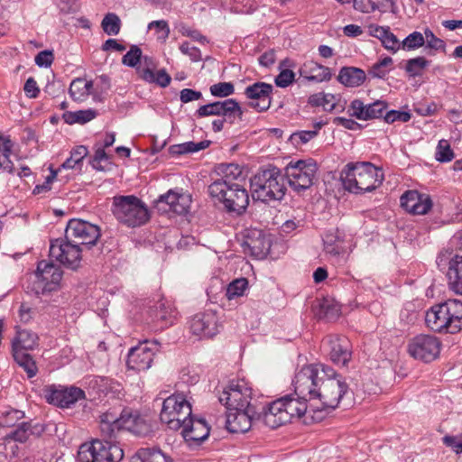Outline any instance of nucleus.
I'll list each match as a JSON object with an SVG mask.
<instances>
[{
  "label": "nucleus",
  "mask_w": 462,
  "mask_h": 462,
  "mask_svg": "<svg viewBox=\"0 0 462 462\" xmlns=\"http://www.w3.org/2000/svg\"><path fill=\"white\" fill-rule=\"evenodd\" d=\"M292 385L302 398L319 400L328 409L337 408L348 389L341 375L322 364L303 366L296 373Z\"/></svg>",
  "instance_id": "f257e3e1"
},
{
  "label": "nucleus",
  "mask_w": 462,
  "mask_h": 462,
  "mask_svg": "<svg viewBox=\"0 0 462 462\" xmlns=\"http://www.w3.org/2000/svg\"><path fill=\"white\" fill-rule=\"evenodd\" d=\"M214 174L208 187L209 196L221 202L228 212L242 214L249 204L247 190L237 182L244 179L242 168L235 163H220Z\"/></svg>",
  "instance_id": "f03ea898"
},
{
  "label": "nucleus",
  "mask_w": 462,
  "mask_h": 462,
  "mask_svg": "<svg viewBox=\"0 0 462 462\" xmlns=\"http://www.w3.org/2000/svg\"><path fill=\"white\" fill-rule=\"evenodd\" d=\"M340 179L346 190L354 194L371 192L379 188L384 174L381 168L368 162L347 163L341 172Z\"/></svg>",
  "instance_id": "7ed1b4c3"
},
{
  "label": "nucleus",
  "mask_w": 462,
  "mask_h": 462,
  "mask_svg": "<svg viewBox=\"0 0 462 462\" xmlns=\"http://www.w3.org/2000/svg\"><path fill=\"white\" fill-rule=\"evenodd\" d=\"M101 435L116 439L121 430H128L137 436H146L152 431L150 420L138 411L123 410L119 416L115 411H106L100 416Z\"/></svg>",
  "instance_id": "20e7f679"
},
{
  "label": "nucleus",
  "mask_w": 462,
  "mask_h": 462,
  "mask_svg": "<svg viewBox=\"0 0 462 462\" xmlns=\"http://www.w3.org/2000/svg\"><path fill=\"white\" fill-rule=\"evenodd\" d=\"M294 390L293 394L279 398L267 407H263V422L270 429H276L285 423L291 422L294 418H300L307 411L309 397L302 398Z\"/></svg>",
  "instance_id": "39448f33"
},
{
  "label": "nucleus",
  "mask_w": 462,
  "mask_h": 462,
  "mask_svg": "<svg viewBox=\"0 0 462 462\" xmlns=\"http://www.w3.org/2000/svg\"><path fill=\"white\" fill-rule=\"evenodd\" d=\"M250 183L253 199L262 202L282 200L287 190L285 175L273 165L260 169Z\"/></svg>",
  "instance_id": "423d86ee"
},
{
  "label": "nucleus",
  "mask_w": 462,
  "mask_h": 462,
  "mask_svg": "<svg viewBox=\"0 0 462 462\" xmlns=\"http://www.w3.org/2000/svg\"><path fill=\"white\" fill-rule=\"evenodd\" d=\"M112 212L118 222L128 227L144 225L150 218L145 203L134 195L114 197Z\"/></svg>",
  "instance_id": "0eeeda50"
},
{
  "label": "nucleus",
  "mask_w": 462,
  "mask_h": 462,
  "mask_svg": "<svg viewBox=\"0 0 462 462\" xmlns=\"http://www.w3.org/2000/svg\"><path fill=\"white\" fill-rule=\"evenodd\" d=\"M94 439L91 442L80 445L77 460L78 462H119L124 457L122 448L113 440L106 438Z\"/></svg>",
  "instance_id": "6e6552de"
},
{
  "label": "nucleus",
  "mask_w": 462,
  "mask_h": 462,
  "mask_svg": "<svg viewBox=\"0 0 462 462\" xmlns=\"http://www.w3.org/2000/svg\"><path fill=\"white\" fill-rule=\"evenodd\" d=\"M192 413L191 404L183 393H177L167 397L162 403L160 420L169 429L179 430L183 421Z\"/></svg>",
  "instance_id": "1a4fd4ad"
},
{
  "label": "nucleus",
  "mask_w": 462,
  "mask_h": 462,
  "mask_svg": "<svg viewBox=\"0 0 462 462\" xmlns=\"http://www.w3.org/2000/svg\"><path fill=\"white\" fill-rule=\"evenodd\" d=\"M318 167L311 160L291 162L285 167V179L290 187L300 193L309 189L314 183Z\"/></svg>",
  "instance_id": "9d476101"
},
{
  "label": "nucleus",
  "mask_w": 462,
  "mask_h": 462,
  "mask_svg": "<svg viewBox=\"0 0 462 462\" xmlns=\"http://www.w3.org/2000/svg\"><path fill=\"white\" fill-rule=\"evenodd\" d=\"M252 388L244 380H233L222 392L218 393V401L225 405L226 410H229V408L257 407L254 402H252Z\"/></svg>",
  "instance_id": "9b49d317"
},
{
  "label": "nucleus",
  "mask_w": 462,
  "mask_h": 462,
  "mask_svg": "<svg viewBox=\"0 0 462 462\" xmlns=\"http://www.w3.org/2000/svg\"><path fill=\"white\" fill-rule=\"evenodd\" d=\"M263 421V410L254 408H229L226 411V428L232 433H245L257 421Z\"/></svg>",
  "instance_id": "f8f14e48"
},
{
  "label": "nucleus",
  "mask_w": 462,
  "mask_h": 462,
  "mask_svg": "<svg viewBox=\"0 0 462 462\" xmlns=\"http://www.w3.org/2000/svg\"><path fill=\"white\" fill-rule=\"evenodd\" d=\"M66 239L81 246L97 244L101 236L98 226L79 218L70 219L65 229Z\"/></svg>",
  "instance_id": "ddd939ff"
},
{
  "label": "nucleus",
  "mask_w": 462,
  "mask_h": 462,
  "mask_svg": "<svg viewBox=\"0 0 462 462\" xmlns=\"http://www.w3.org/2000/svg\"><path fill=\"white\" fill-rule=\"evenodd\" d=\"M81 253L82 247L75 242L69 241L66 237L56 239L51 243V257L72 270L79 267L82 259Z\"/></svg>",
  "instance_id": "4468645a"
},
{
  "label": "nucleus",
  "mask_w": 462,
  "mask_h": 462,
  "mask_svg": "<svg viewBox=\"0 0 462 462\" xmlns=\"http://www.w3.org/2000/svg\"><path fill=\"white\" fill-rule=\"evenodd\" d=\"M441 349V342L433 336L420 334L408 344V353L416 360L430 363L437 359Z\"/></svg>",
  "instance_id": "2eb2a0df"
},
{
  "label": "nucleus",
  "mask_w": 462,
  "mask_h": 462,
  "mask_svg": "<svg viewBox=\"0 0 462 462\" xmlns=\"http://www.w3.org/2000/svg\"><path fill=\"white\" fill-rule=\"evenodd\" d=\"M43 395L47 402L61 408H69L85 398L84 391L75 386L62 388L49 385L43 389Z\"/></svg>",
  "instance_id": "dca6fc26"
},
{
  "label": "nucleus",
  "mask_w": 462,
  "mask_h": 462,
  "mask_svg": "<svg viewBox=\"0 0 462 462\" xmlns=\"http://www.w3.org/2000/svg\"><path fill=\"white\" fill-rule=\"evenodd\" d=\"M243 111L236 99L229 98L224 101H216L203 105L196 111L198 117L209 116H224L232 124L236 117H241Z\"/></svg>",
  "instance_id": "f3484780"
},
{
  "label": "nucleus",
  "mask_w": 462,
  "mask_h": 462,
  "mask_svg": "<svg viewBox=\"0 0 462 462\" xmlns=\"http://www.w3.org/2000/svg\"><path fill=\"white\" fill-rule=\"evenodd\" d=\"M180 430L189 447L199 446L208 439L210 433V428L205 419L196 417L192 413L183 421Z\"/></svg>",
  "instance_id": "a211bd4d"
},
{
  "label": "nucleus",
  "mask_w": 462,
  "mask_h": 462,
  "mask_svg": "<svg viewBox=\"0 0 462 462\" xmlns=\"http://www.w3.org/2000/svg\"><path fill=\"white\" fill-rule=\"evenodd\" d=\"M273 87L271 84L258 81L245 88L244 94L250 100L249 106L258 112L270 108Z\"/></svg>",
  "instance_id": "6ab92c4d"
},
{
  "label": "nucleus",
  "mask_w": 462,
  "mask_h": 462,
  "mask_svg": "<svg viewBox=\"0 0 462 462\" xmlns=\"http://www.w3.org/2000/svg\"><path fill=\"white\" fill-rule=\"evenodd\" d=\"M191 199L189 194L170 189L156 200L159 210L171 211L178 215H183L189 209Z\"/></svg>",
  "instance_id": "aec40b11"
},
{
  "label": "nucleus",
  "mask_w": 462,
  "mask_h": 462,
  "mask_svg": "<svg viewBox=\"0 0 462 462\" xmlns=\"http://www.w3.org/2000/svg\"><path fill=\"white\" fill-rule=\"evenodd\" d=\"M402 208L411 215H426L432 208L430 195L415 189L405 191L400 199Z\"/></svg>",
  "instance_id": "412c9836"
},
{
  "label": "nucleus",
  "mask_w": 462,
  "mask_h": 462,
  "mask_svg": "<svg viewBox=\"0 0 462 462\" xmlns=\"http://www.w3.org/2000/svg\"><path fill=\"white\" fill-rule=\"evenodd\" d=\"M387 107L388 104L383 100L365 104L360 99H354L348 106L347 113L358 120L367 121L382 117Z\"/></svg>",
  "instance_id": "4be33fe9"
},
{
  "label": "nucleus",
  "mask_w": 462,
  "mask_h": 462,
  "mask_svg": "<svg viewBox=\"0 0 462 462\" xmlns=\"http://www.w3.org/2000/svg\"><path fill=\"white\" fill-rule=\"evenodd\" d=\"M330 360L341 366H346L352 357L351 343L346 337L329 336L326 341Z\"/></svg>",
  "instance_id": "5701e85b"
},
{
  "label": "nucleus",
  "mask_w": 462,
  "mask_h": 462,
  "mask_svg": "<svg viewBox=\"0 0 462 462\" xmlns=\"http://www.w3.org/2000/svg\"><path fill=\"white\" fill-rule=\"evenodd\" d=\"M154 356V349L148 343H142L129 350L127 366L129 369L141 372L146 371L152 365Z\"/></svg>",
  "instance_id": "b1692460"
},
{
  "label": "nucleus",
  "mask_w": 462,
  "mask_h": 462,
  "mask_svg": "<svg viewBox=\"0 0 462 462\" xmlns=\"http://www.w3.org/2000/svg\"><path fill=\"white\" fill-rule=\"evenodd\" d=\"M447 263H448L447 276L450 287L462 295V256L455 255L451 259L446 258L445 255L438 257L437 263L439 268H445Z\"/></svg>",
  "instance_id": "393cba45"
},
{
  "label": "nucleus",
  "mask_w": 462,
  "mask_h": 462,
  "mask_svg": "<svg viewBox=\"0 0 462 462\" xmlns=\"http://www.w3.org/2000/svg\"><path fill=\"white\" fill-rule=\"evenodd\" d=\"M299 72L300 77L308 81L317 83L328 81L331 79L330 69L313 60L305 61L300 68Z\"/></svg>",
  "instance_id": "a878e982"
},
{
  "label": "nucleus",
  "mask_w": 462,
  "mask_h": 462,
  "mask_svg": "<svg viewBox=\"0 0 462 462\" xmlns=\"http://www.w3.org/2000/svg\"><path fill=\"white\" fill-rule=\"evenodd\" d=\"M39 277H42L49 284V291H56L62 278V271L52 263L42 261L38 263Z\"/></svg>",
  "instance_id": "bb28decb"
},
{
  "label": "nucleus",
  "mask_w": 462,
  "mask_h": 462,
  "mask_svg": "<svg viewBox=\"0 0 462 462\" xmlns=\"http://www.w3.org/2000/svg\"><path fill=\"white\" fill-rule=\"evenodd\" d=\"M220 326L217 319H190L189 323L191 333L199 338L213 337L218 333Z\"/></svg>",
  "instance_id": "cd10ccee"
},
{
  "label": "nucleus",
  "mask_w": 462,
  "mask_h": 462,
  "mask_svg": "<svg viewBox=\"0 0 462 462\" xmlns=\"http://www.w3.org/2000/svg\"><path fill=\"white\" fill-rule=\"evenodd\" d=\"M366 79L365 72L356 67H343L338 73L337 80L346 87L361 86Z\"/></svg>",
  "instance_id": "c85d7f7f"
},
{
  "label": "nucleus",
  "mask_w": 462,
  "mask_h": 462,
  "mask_svg": "<svg viewBox=\"0 0 462 462\" xmlns=\"http://www.w3.org/2000/svg\"><path fill=\"white\" fill-rule=\"evenodd\" d=\"M38 345V336L28 329L17 328L16 336L12 341V351L32 350Z\"/></svg>",
  "instance_id": "c756f323"
},
{
  "label": "nucleus",
  "mask_w": 462,
  "mask_h": 462,
  "mask_svg": "<svg viewBox=\"0 0 462 462\" xmlns=\"http://www.w3.org/2000/svg\"><path fill=\"white\" fill-rule=\"evenodd\" d=\"M394 5L393 0H353V6L356 11L370 14L375 11L386 13Z\"/></svg>",
  "instance_id": "7c9ffc66"
},
{
  "label": "nucleus",
  "mask_w": 462,
  "mask_h": 462,
  "mask_svg": "<svg viewBox=\"0 0 462 462\" xmlns=\"http://www.w3.org/2000/svg\"><path fill=\"white\" fill-rule=\"evenodd\" d=\"M427 327L439 334H455L462 329V319H425Z\"/></svg>",
  "instance_id": "2f4dec72"
},
{
  "label": "nucleus",
  "mask_w": 462,
  "mask_h": 462,
  "mask_svg": "<svg viewBox=\"0 0 462 462\" xmlns=\"http://www.w3.org/2000/svg\"><path fill=\"white\" fill-rule=\"evenodd\" d=\"M93 88V82L82 78H77L70 83L69 93L75 101H84L89 96Z\"/></svg>",
  "instance_id": "473e14b6"
},
{
  "label": "nucleus",
  "mask_w": 462,
  "mask_h": 462,
  "mask_svg": "<svg viewBox=\"0 0 462 462\" xmlns=\"http://www.w3.org/2000/svg\"><path fill=\"white\" fill-rule=\"evenodd\" d=\"M140 77L149 83H155L162 88H166L170 85L171 78L165 69H160L156 72L151 68L138 69Z\"/></svg>",
  "instance_id": "72a5a7b5"
},
{
  "label": "nucleus",
  "mask_w": 462,
  "mask_h": 462,
  "mask_svg": "<svg viewBox=\"0 0 462 462\" xmlns=\"http://www.w3.org/2000/svg\"><path fill=\"white\" fill-rule=\"evenodd\" d=\"M43 430L44 428L42 425L35 424L34 426H32L28 422H22L14 430L8 434V438L14 441L23 443L27 440L30 435H40Z\"/></svg>",
  "instance_id": "f704fd0d"
},
{
  "label": "nucleus",
  "mask_w": 462,
  "mask_h": 462,
  "mask_svg": "<svg viewBox=\"0 0 462 462\" xmlns=\"http://www.w3.org/2000/svg\"><path fill=\"white\" fill-rule=\"evenodd\" d=\"M308 103L312 106H322L325 111H334L337 108V97L333 94L319 92L310 95Z\"/></svg>",
  "instance_id": "c9c22d12"
},
{
  "label": "nucleus",
  "mask_w": 462,
  "mask_h": 462,
  "mask_svg": "<svg viewBox=\"0 0 462 462\" xmlns=\"http://www.w3.org/2000/svg\"><path fill=\"white\" fill-rule=\"evenodd\" d=\"M14 361L23 368L29 378L36 375L38 368L32 356L25 351H12Z\"/></svg>",
  "instance_id": "e433bc0d"
},
{
  "label": "nucleus",
  "mask_w": 462,
  "mask_h": 462,
  "mask_svg": "<svg viewBox=\"0 0 462 462\" xmlns=\"http://www.w3.org/2000/svg\"><path fill=\"white\" fill-rule=\"evenodd\" d=\"M133 462H171V459L160 449L141 448Z\"/></svg>",
  "instance_id": "4c0bfd02"
},
{
  "label": "nucleus",
  "mask_w": 462,
  "mask_h": 462,
  "mask_svg": "<svg viewBox=\"0 0 462 462\" xmlns=\"http://www.w3.org/2000/svg\"><path fill=\"white\" fill-rule=\"evenodd\" d=\"M97 116V112L93 109L79 110L76 112H66L63 114L64 121L69 125L76 123L85 124Z\"/></svg>",
  "instance_id": "58836bf2"
},
{
  "label": "nucleus",
  "mask_w": 462,
  "mask_h": 462,
  "mask_svg": "<svg viewBox=\"0 0 462 462\" xmlns=\"http://www.w3.org/2000/svg\"><path fill=\"white\" fill-rule=\"evenodd\" d=\"M88 151L86 146L79 145L73 149L68 158L62 164L61 168L65 170L75 169L77 166L81 167L84 158L88 155Z\"/></svg>",
  "instance_id": "ea45409f"
},
{
  "label": "nucleus",
  "mask_w": 462,
  "mask_h": 462,
  "mask_svg": "<svg viewBox=\"0 0 462 462\" xmlns=\"http://www.w3.org/2000/svg\"><path fill=\"white\" fill-rule=\"evenodd\" d=\"M209 141H202L199 143L187 142L180 144L172 145L170 147L171 153L172 154H185L189 152H196L207 148Z\"/></svg>",
  "instance_id": "a19ab883"
},
{
  "label": "nucleus",
  "mask_w": 462,
  "mask_h": 462,
  "mask_svg": "<svg viewBox=\"0 0 462 462\" xmlns=\"http://www.w3.org/2000/svg\"><path fill=\"white\" fill-rule=\"evenodd\" d=\"M393 63L391 57H384L371 66L368 75L374 79H383L391 71Z\"/></svg>",
  "instance_id": "79ce46f5"
},
{
  "label": "nucleus",
  "mask_w": 462,
  "mask_h": 462,
  "mask_svg": "<svg viewBox=\"0 0 462 462\" xmlns=\"http://www.w3.org/2000/svg\"><path fill=\"white\" fill-rule=\"evenodd\" d=\"M121 25V20L115 13L106 14L101 22V27L107 35H117L120 32Z\"/></svg>",
  "instance_id": "37998d69"
},
{
  "label": "nucleus",
  "mask_w": 462,
  "mask_h": 462,
  "mask_svg": "<svg viewBox=\"0 0 462 462\" xmlns=\"http://www.w3.org/2000/svg\"><path fill=\"white\" fill-rule=\"evenodd\" d=\"M323 244L324 251L331 255H338L342 251V242L336 232H327L323 237Z\"/></svg>",
  "instance_id": "c03bdc74"
},
{
  "label": "nucleus",
  "mask_w": 462,
  "mask_h": 462,
  "mask_svg": "<svg viewBox=\"0 0 462 462\" xmlns=\"http://www.w3.org/2000/svg\"><path fill=\"white\" fill-rule=\"evenodd\" d=\"M248 287V281L245 278L234 280L228 284L226 290V296L228 300L243 296Z\"/></svg>",
  "instance_id": "a18cd8bd"
},
{
  "label": "nucleus",
  "mask_w": 462,
  "mask_h": 462,
  "mask_svg": "<svg viewBox=\"0 0 462 462\" xmlns=\"http://www.w3.org/2000/svg\"><path fill=\"white\" fill-rule=\"evenodd\" d=\"M423 36L425 39L426 49H430L428 54L434 55V51H445V42L438 38L431 30H430L429 28L425 29Z\"/></svg>",
  "instance_id": "49530a36"
},
{
  "label": "nucleus",
  "mask_w": 462,
  "mask_h": 462,
  "mask_svg": "<svg viewBox=\"0 0 462 462\" xmlns=\"http://www.w3.org/2000/svg\"><path fill=\"white\" fill-rule=\"evenodd\" d=\"M322 125L323 124L319 122L315 125L314 130L300 131L294 133L291 135L290 140L295 146L307 143L318 134L319 130L322 127Z\"/></svg>",
  "instance_id": "de8ad7c7"
},
{
  "label": "nucleus",
  "mask_w": 462,
  "mask_h": 462,
  "mask_svg": "<svg viewBox=\"0 0 462 462\" xmlns=\"http://www.w3.org/2000/svg\"><path fill=\"white\" fill-rule=\"evenodd\" d=\"M24 417V412L15 409H6L0 411V426L13 427Z\"/></svg>",
  "instance_id": "09e8293b"
},
{
  "label": "nucleus",
  "mask_w": 462,
  "mask_h": 462,
  "mask_svg": "<svg viewBox=\"0 0 462 462\" xmlns=\"http://www.w3.org/2000/svg\"><path fill=\"white\" fill-rule=\"evenodd\" d=\"M428 65L429 61L424 57H416L407 60L405 70L411 77L420 76Z\"/></svg>",
  "instance_id": "8fccbe9b"
},
{
  "label": "nucleus",
  "mask_w": 462,
  "mask_h": 462,
  "mask_svg": "<svg viewBox=\"0 0 462 462\" xmlns=\"http://www.w3.org/2000/svg\"><path fill=\"white\" fill-rule=\"evenodd\" d=\"M319 308L326 317H338L341 312V305L331 298H324L319 303Z\"/></svg>",
  "instance_id": "3c124183"
},
{
  "label": "nucleus",
  "mask_w": 462,
  "mask_h": 462,
  "mask_svg": "<svg viewBox=\"0 0 462 462\" xmlns=\"http://www.w3.org/2000/svg\"><path fill=\"white\" fill-rule=\"evenodd\" d=\"M435 158L440 162H448L452 161L454 158V152L447 140L441 139L439 141L436 148Z\"/></svg>",
  "instance_id": "603ef678"
},
{
  "label": "nucleus",
  "mask_w": 462,
  "mask_h": 462,
  "mask_svg": "<svg viewBox=\"0 0 462 462\" xmlns=\"http://www.w3.org/2000/svg\"><path fill=\"white\" fill-rule=\"evenodd\" d=\"M425 44V39L421 32H413L410 33L402 42V48L405 51L418 49Z\"/></svg>",
  "instance_id": "864d4df0"
},
{
  "label": "nucleus",
  "mask_w": 462,
  "mask_h": 462,
  "mask_svg": "<svg viewBox=\"0 0 462 462\" xmlns=\"http://www.w3.org/2000/svg\"><path fill=\"white\" fill-rule=\"evenodd\" d=\"M142 58V50L137 45H132L130 50L123 56L122 63L125 66L134 68L140 63Z\"/></svg>",
  "instance_id": "5fc2aeb1"
},
{
  "label": "nucleus",
  "mask_w": 462,
  "mask_h": 462,
  "mask_svg": "<svg viewBox=\"0 0 462 462\" xmlns=\"http://www.w3.org/2000/svg\"><path fill=\"white\" fill-rule=\"evenodd\" d=\"M158 300L153 305H151L149 308L151 310L154 309V311L150 312V315H160L159 318L164 319L166 315L173 316L172 309L167 300H165L162 297L157 296Z\"/></svg>",
  "instance_id": "6e6d98bb"
},
{
  "label": "nucleus",
  "mask_w": 462,
  "mask_h": 462,
  "mask_svg": "<svg viewBox=\"0 0 462 462\" xmlns=\"http://www.w3.org/2000/svg\"><path fill=\"white\" fill-rule=\"evenodd\" d=\"M32 279V285L29 284L27 286V289L33 291L36 295H44L49 291V284L47 282H45L42 277H39V272L38 269L36 270V273L31 277Z\"/></svg>",
  "instance_id": "4d7b16f0"
},
{
  "label": "nucleus",
  "mask_w": 462,
  "mask_h": 462,
  "mask_svg": "<svg viewBox=\"0 0 462 462\" xmlns=\"http://www.w3.org/2000/svg\"><path fill=\"white\" fill-rule=\"evenodd\" d=\"M212 96L217 97H226L235 92L234 84L231 82H219L209 88Z\"/></svg>",
  "instance_id": "13d9d810"
},
{
  "label": "nucleus",
  "mask_w": 462,
  "mask_h": 462,
  "mask_svg": "<svg viewBox=\"0 0 462 462\" xmlns=\"http://www.w3.org/2000/svg\"><path fill=\"white\" fill-rule=\"evenodd\" d=\"M411 117V116L409 112L390 110L386 112L383 119L387 124H393L394 122L406 123L410 121Z\"/></svg>",
  "instance_id": "bf43d9fd"
},
{
  "label": "nucleus",
  "mask_w": 462,
  "mask_h": 462,
  "mask_svg": "<svg viewBox=\"0 0 462 462\" xmlns=\"http://www.w3.org/2000/svg\"><path fill=\"white\" fill-rule=\"evenodd\" d=\"M295 74L292 70L284 69H282L274 79L277 87L287 88L294 81Z\"/></svg>",
  "instance_id": "052dcab7"
},
{
  "label": "nucleus",
  "mask_w": 462,
  "mask_h": 462,
  "mask_svg": "<svg viewBox=\"0 0 462 462\" xmlns=\"http://www.w3.org/2000/svg\"><path fill=\"white\" fill-rule=\"evenodd\" d=\"M246 244L251 249L252 254L256 255L264 254L265 251L268 249V244L266 245L265 239L261 237V234H259V237L257 239H249Z\"/></svg>",
  "instance_id": "680f3d73"
},
{
  "label": "nucleus",
  "mask_w": 462,
  "mask_h": 462,
  "mask_svg": "<svg viewBox=\"0 0 462 462\" xmlns=\"http://www.w3.org/2000/svg\"><path fill=\"white\" fill-rule=\"evenodd\" d=\"M180 51L184 55H188L193 62H198L202 60L200 50L193 45H190V43L187 42L180 44Z\"/></svg>",
  "instance_id": "e2e57ef3"
},
{
  "label": "nucleus",
  "mask_w": 462,
  "mask_h": 462,
  "mask_svg": "<svg viewBox=\"0 0 462 462\" xmlns=\"http://www.w3.org/2000/svg\"><path fill=\"white\" fill-rule=\"evenodd\" d=\"M448 300L443 303L437 304V305L431 307L430 310H428L425 312L426 318H429L430 315H432L433 318H448Z\"/></svg>",
  "instance_id": "0e129e2a"
},
{
  "label": "nucleus",
  "mask_w": 462,
  "mask_h": 462,
  "mask_svg": "<svg viewBox=\"0 0 462 462\" xmlns=\"http://www.w3.org/2000/svg\"><path fill=\"white\" fill-rule=\"evenodd\" d=\"M442 441L447 447L451 448L457 454L462 453V435H446L443 437Z\"/></svg>",
  "instance_id": "69168bd1"
},
{
  "label": "nucleus",
  "mask_w": 462,
  "mask_h": 462,
  "mask_svg": "<svg viewBox=\"0 0 462 462\" xmlns=\"http://www.w3.org/2000/svg\"><path fill=\"white\" fill-rule=\"evenodd\" d=\"M383 46L393 52H396L402 48V42H399L397 37L390 31L382 42Z\"/></svg>",
  "instance_id": "338daca9"
},
{
  "label": "nucleus",
  "mask_w": 462,
  "mask_h": 462,
  "mask_svg": "<svg viewBox=\"0 0 462 462\" xmlns=\"http://www.w3.org/2000/svg\"><path fill=\"white\" fill-rule=\"evenodd\" d=\"M448 318H462V301L457 300H448Z\"/></svg>",
  "instance_id": "774afa93"
}]
</instances>
